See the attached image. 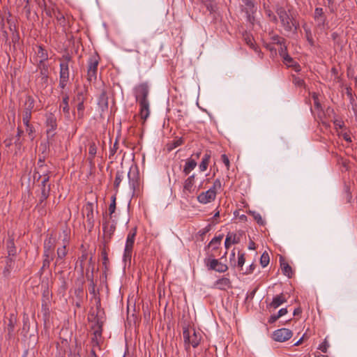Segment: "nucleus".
Instances as JSON below:
<instances>
[{
    "instance_id": "nucleus-11",
    "label": "nucleus",
    "mask_w": 357,
    "mask_h": 357,
    "mask_svg": "<svg viewBox=\"0 0 357 357\" xmlns=\"http://www.w3.org/2000/svg\"><path fill=\"white\" fill-rule=\"evenodd\" d=\"M195 174H192L188 176L183 182V194L185 196H188L195 191Z\"/></svg>"
},
{
    "instance_id": "nucleus-24",
    "label": "nucleus",
    "mask_w": 357,
    "mask_h": 357,
    "mask_svg": "<svg viewBox=\"0 0 357 357\" xmlns=\"http://www.w3.org/2000/svg\"><path fill=\"white\" fill-rule=\"evenodd\" d=\"M37 50L36 51V56L38 59V61H46L48 59V53L41 45L36 46Z\"/></svg>"
},
{
    "instance_id": "nucleus-9",
    "label": "nucleus",
    "mask_w": 357,
    "mask_h": 357,
    "mask_svg": "<svg viewBox=\"0 0 357 357\" xmlns=\"http://www.w3.org/2000/svg\"><path fill=\"white\" fill-rule=\"evenodd\" d=\"M55 240L50 236L44 241V257L54 258Z\"/></svg>"
},
{
    "instance_id": "nucleus-15",
    "label": "nucleus",
    "mask_w": 357,
    "mask_h": 357,
    "mask_svg": "<svg viewBox=\"0 0 357 357\" xmlns=\"http://www.w3.org/2000/svg\"><path fill=\"white\" fill-rule=\"evenodd\" d=\"M43 178L40 185L41 192L44 195H50V184L47 183L50 180L48 172H43V175H39V178Z\"/></svg>"
},
{
    "instance_id": "nucleus-53",
    "label": "nucleus",
    "mask_w": 357,
    "mask_h": 357,
    "mask_svg": "<svg viewBox=\"0 0 357 357\" xmlns=\"http://www.w3.org/2000/svg\"><path fill=\"white\" fill-rule=\"evenodd\" d=\"M329 344L327 341V338L326 337L324 341L321 344H319L318 349L321 350L323 353H326Z\"/></svg>"
},
{
    "instance_id": "nucleus-45",
    "label": "nucleus",
    "mask_w": 357,
    "mask_h": 357,
    "mask_svg": "<svg viewBox=\"0 0 357 357\" xmlns=\"http://www.w3.org/2000/svg\"><path fill=\"white\" fill-rule=\"evenodd\" d=\"M24 126L26 127V132L28 133L31 139H33L34 137L33 134L35 132L33 126L31 125L30 123H27L26 124H24Z\"/></svg>"
},
{
    "instance_id": "nucleus-43",
    "label": "nucleus",
    "mask_w": 357,
    "mask_h": 357,
    "mask_svg": "<svg viewBox=\"0 0 357 357\" xmlns=\"http://www.w3.org/2000/svg\"><path fill=\"white\" fill-rule=\"evenodd\" d=\"M86 99V93L84 91H81L77 92L76 96L74 98V101L79 102H84Z\"/></svg>"
},
{
    "instance_id": "nucleus-33",
    "label": "nucleus",
    "mask_w": 357,
    "mask_h": 357,
    "mask_svg": "<svg viewBox=\"0 0 357 357\" xmlns=\"http://www.w3.org/2000/svg\"><path fill=\"white\" fill-rule=\"evenodd\" d=\"M37 68L40 70V75H49V66L45 61H38Z\"/></svg>"
},
{
    "instance_id": "nucleus-56",
    "label": "nucleus",
    "mask_w": 357,
    "mask_h": 357,
    "mask_svg": "<svg viewBox=\"0 0 357 357\" xmlns=\"http://www.w3.org/2000/svg\"><path fill=\"white\" fill-rule=\"evenodd\" d=\"M280 47L278 50L280 55L283 58V60H284V57H286V55H289L287 52V47L284 45H280Z\"/></svg>"
},
{
    "instance_id": "nucleus-7",
    "label": "nucleus",
    "mask_w": 357,
    "mask_h": 357,
    "mask_svg": "<svg viewBox=\"0 0 357 357\" xmlns=\"http://www.w3.org/2000/svg\"><path fill=\"white\" fill-rule=\"evenodd\" d=\"M314 20L316 24L315 29L321 31H324L327 26V22L326 16L322 8H316L314 9Z\"/></svg>"
},
{
    "instance_id": "nucleus-51",
    "label": "nucleus",
    "mask_w": 357,
    "mask_h": 357,
    "mask_svg": "<svg viewBox=\"0 0 357 357\" xmlns=\"http://www.w3.org/2000/svg\"><path fill=\"white\" fill-rule=\"evenodd\" d=\"M293 83L296 86H299V87H302L305 85L304 80L297 76H293Z\"/></svg>"
},
{
    "instance_id": "nucleus-47",
    "label": "nucleus",
    "mask_w": 357,
    "mask_h": 357,
    "mask_svg": "<svg viewBox=\"0 0 357 357\" xmlns=\"http://www.w3.org/2000/svg\"><path fill=\"white\" fill-rule=\"evenodd\" d=\"M31 112L23 111L22 112V121L24 124H26L27 123H30V119L31 118Z\"/></svg>"
},
{
    "instance_id": "nucleus-30",
    "label": "nucleus",
    "mask_w": 357,
    "mask_h": 357,
    "mask_svg": "<svg viewBox=\"0 0 357 357\" xmlns=\"http://www.w3.org/2000/svg\"><path fill=\"white\" fill-rule=\"evenodd\" d=\"M49 75H39L36 78L37 85L40 89H44L48 85Z\"/></svg>"
},
{
    "instance_id": "nucleus-62",
    "label": "nucleus",
    "mask_w": 357,
    "mask_h": 357,
    "mask_svg": "<svg viewBox=\"0 0 357 357\" xmlns=\"http://www.w3.org/2000/svg\"><path fill=\"white\" fill-rule=\"evenodd\" d=\"M273 40L274 43H276L278 45H282V44H284V39L278 36H275L273 37Z\"/></svg>"
},
{
    "instance_id": "nucleus-16",
    "label": "nucleus",
    "mask_w": 357,
    "mask_h": 357,
    "mask_svg": "<svg viewBox=\"0 0 357 357\" xmlns=\"http://www.w3.org/2000/svg\"><path fill=\"white\" fill-rule=\"evenodd\" d=\"M287 301V298L286 296L283 293H281L273 297L271 303H269L268 307H272L273 309H277L281 305L286 303Z\"/></svg>"
},
{
    "instance_id": "nucleus-46",
    "label": "nucleus",
    "mask_w": 357,
    "mask_h": 357,
    "mask_svg": "<svg viewBox=\"0 0 357 357\" xmlns=\"http://www.w3.org/2000/svg\"><path fill=\"white\" fill-rule=\"evenodd\" d=\"M221 188H222L221 181L219 178H217L215 180L213 185L209 189L214 190V192L217 193V191L220 190Z\"/></svg>"
},
{
    "instance_id": "nucleus-41",
    "label": "nucleus",
    "mask_w": 357,
    "mask_h": 357,
    "mask_svg": "<svg viewBox=\"0 0 357 357\" xmlns=\"http://www.w3.org/2000/svg\"><path fill=\"white\" fill-rule=\"evenodd\" d=\"M269 261H270L269 255L268 254V252H264L260 257V264H261V266L262 267L267 266L268 264H269Z\"/></svg>"
},
{
    "instance_id": "nucleus-2",
    "label": "nucleus",
    "mask_w": 357,
    "mask_h": 357,
    "mask_svg": "<svg viewBox=\"0 0 357 357\" xmlns=\"http://www.w3.org/2000/svg\"><path fill=\"white\" fill-rule=\"evenodd\" d=\"M276 13L282 26L286 32H296L298 23L294 17L290 10H286L280 6L277 8Z\"/></svg>"
},
{
    "instance_id": "nucleus-21",
    "label": "nucleus",
    "mask_w": 357,
    "mask_h": 357,
    "mask_svg": "<svg viewBox=\"0 0 357 357\" xmlns=\"http://www.w3.org/2000/svg\"><path fill=\"white\" fill-rule=\"evenodd\" d=\"M197 165V161H195V158H188L183 167V174L185 176L188 175L196 167Z\"/></svg>"
},
{
    "instance_id": "nucleus-44",
    "label": "nucleus",
    "mask_w": 357,
    "mask_h": 357,
    "mask_svg": "<svg viewBox=\"0 0 357 357\" xmlns=\"http://www.w3.org/2000/svg\"><path fill=\"white\" fill-rule=\"evenodd\" d=\"M97 152V147L95 142H92L89 143V154L91 156V160H93Z\"/></svg>"
},
{
    "instance_id": "nucleus-64",
    "label": "nucleus",
    "mask_w": 357,
    "mask_h": 357,
    "mask_svg": "<svg viewBox=\"0 0 357 357\" xmlns=\"http://www.w3.org/2000/svg\"><path fill=\"white\" fill-rule=\"evenodd\" d=\"M68 82V79L59 78V87L63 89L66 86Z\"/></svg>"
},
{
    "instance_id": "nucleus-10",
    "label": "nucleus",
    "mask_w": 357,
    "mask_h": 357,
    "mask_svg": "<svg viewBox=\"0 0 357 357\" xmlns=\"http://www.w3.org/2000/svg\"><path fill=\"white\" fill-rule=\"evenodd\" d=\"M216 198V192L211 189H208L206 192H202L197 196V201L203 204H208L214 201Z\"/></svg>"
},
{
    "instance_id": "nucleus-60",
    "label": "nucleus",
    "mask_w": 357,
    "mask_h": 357,
    "mask_svg": "<svg viewBox=\"0 0 357 357\" xmlns=\"http://www.w3.org/2000/svg\"><path fill=\"white\" fill-rule=\"evenodd\" d=\"M23 133V130H22L20 128H17V135H16V140L15 141V144L16 146H20L21 144V142L20 141V138L22 135V134Z\"/></svg>"
},
{
    "instance_id": "nucleus-20",
    "label": "nucleus",
    "mask_w": 357,
    "mask_h": 357,
    "mask_svg": "<svg viewBox=\"0 0 357 357\" xmlns=\"http://www.w3.org/2000/svg\"><path fill=\"white\" fill-rule=\"evenodd\" d=\"M128 176L129 178V185L130 188L135 190L136 187L138 186V174L137 172L133 171L130 169V170L128 173Z\"/></svg>"
},
{
    "instance_id": "nucleus-63",
    "label": "nucleus",
    "mask_w": 357,
    "mask_h": 357,
    "mask_svg": "<svg viewBox=\"0 0 357 357\" xmlns=\"http://www.w3.org/2000/svg\"><path fill=\"white\" fill-rule=\"evenodd\" d=\"M53 259H54V258L44 257L42 268L49 267L50 262Z\"/></svg>"
},
{
    "instance_id": "nucleus-27",
    "label": "nucleus",
    "mask_w": 357,
    "mask_h": 357,
    "mask_svg": "<svg viewBox=\"0 0 357 357\" xmlns=\"http://www.w3.org/2000/svg\"><path fill=\"white\" fill-rule=\"evenodd\" d=\"M280 266L283 274L289 278H291L293 275L292 268L288 263L284 261L282 257H280Z\"/></svg>"
},
{
    "instance_id": "nucleus-34",
    "label": "nucleus",
    "mask_w": 357,
    "mask_h": 357,
    "mask_svg": "<svg viewBox=\"0 0 357 357\" xmlns=\"http://www.w3.org/2000/svg\"><path fill=\"white\" fill-rule=\"evenodd\" d=\"M303 29H304V31L305 33V38H306L307 41L308 42V43L310 44V46H314V40L313 39L312 31H311L310 29L307 25H304Z\"/></svg>"
},
{
    "instance_id": "nucleus-14",
    "label": "nucleus",
    "mask_w": 357,
    "mask_h": 357,
    "mask_svg": "<svg viewBox=\"0 0 357 357\" xmlns=\"http://www.w3.org/2000/svg\"><path fill=\"white\" fill-rule=\"evenodd\" d=\"M84 215H86L87 222L89 225H93V205L91 203H86L82 209Z\"/></svg>"
},
{
    "instance_id": "nucleus-12",
    "label": "nucleus",
    "mask_w": 357,
    "mask_h": 357,
    "mask_svg": "<svg viewBox=\"0 0 357 357\" xmlns=\"http://www.w3.org/2000/svg\"><path fill=\"white\" fill-rule=\"evenodd\" d=\"M15 258H10V257H6V265L3 270V277L8 278L10 277L12 271H16L17 266H15Z\"/></svg>"
},
{
    "instance_id": "nucleus-35",
    "label": "nucleus",
    "mask_w": 357,
    "mask_h": 357,
    "mask_svg": "<svg viewBox=\"0 0 357 357\" xmlns=\"http://www.w3.org/2000/svg\"><path fill=\"white\" fill-rule=\"evenodd\" d=\"M223 238V235H220L218 236H215L208 245V247L213 246V250L218 249L219 245L221 243L222 239Z\"/></svg>"
},
{
    "instance_id": "nucleus-39",
    "label": "nucleus",
    "mask_w": 357,
    "mask_h": 357,
    "mask_svg": "<svg viewBox=\"0 0 357 357\" xmlns=\"http://www.w3.org/2000/svg\"><path fill=\"white\" fill-rule=\"evenodd\" d=\"M244 255H245L244 253L238 252L237 264H236L235 262L234 263V264H232L234 266L236 265H237V266L239 268V271L241 272L243 271V265L245 264V261Z\"/></svg>"
},
{
    "instance_id": "nucleus-4",
    "label": "nucleus",
    "mask_w": 357,
    "mask_h": 357,
    "mask_svg": "<svg viewBox=\"0 0 357 357\" xmlns=\"http://www.w3.org/2000/svg\"><path fill=\"white\" fill-rule=\"evenodd\" d=\"M136 234H137V228L136 227H134L133 229H132L128 234V236L126 238V245H125V248H124L123 256V261H125V263H126L127 261L130 262V261H131V257H132V250H133Z\"/></svg>"
},
{
    "instance_id": "nucleus-31",
    "label": "nucleus",
    "mask_w": 357,
    "mask_h": 357,
    "mask_svg": "<svg viewBox=\"0 0 357 357\" xmlns=\"http://www.w3.org/2000/svg\"><path fill=\"white\" fill-rule=\"evenodd\" d=\"M35 100L31 96H27L24 104V110L32 112L34 107Z\"/></svg>"
},
{
    "instance_id": "nucleus-29",
    "label": "nucleus",
    "mask_w": 357,
    "mask_h": 357,
    "mask_svg": "<svg viewBox=\"0 0 357 357\" xmlns=\"http://www.w3.org/2000/svg\"><path fill=\"white\" fill-rule=\"evenodd\" d=\"M60 72L59 78L69 79V66L66 63H61L59 65Z\"/></svg>"
},
{
    "instance_id": "nucleus-38",
    "label": "nucleus",
    "mask_w": 357,
    "mask_h": 357,
    "mask_svg": "<svg viewBox=\"0 0 357 357\" xmlns=\"http://www.w3.org/2000/svg\"><path fill=\"white\" fill-rule=\"evenodd\" d=\"M243 3L246 6L245 10L247 13H254L255 6L252 0H243Z\"/></svg>"
},
{
    "instance_id": "nucleus-49",
    "label": "nucleus",
    "mask_w": 357,
    "mask_h": 357,
    "mask_svg": "<svg viewBox=\"0 0 357 357\" xmlns=\"http://www.w3.org/2000/svg\"><path fill=\"white\" fill-rule=\"evenodd\" d=\"M182 144H183V140L181 138L177 139L169 145L168 150L172 151V149L176 148L177 146H181Z\"/></svg>"
},
{
    "instance_id": "nucleus-32",
    "label": "nucleus",
    "mask_w": 357,
    "mask_h": 357,
    "mask_svg": "<svg viewBox=\"0 0 357 357\" xmlns=\"http://www.w3.org/2000/svg\"><path fill=\"white\" fill-rule=\"evenodd\" d=\"M54 17L56 19L58 23L61 26H66V24H67V22H66L67 20L66 18V16H65V15L63 13H61L59 9H58V10H56L55 15H54Z\"/></svg>"
},
{
    "instance_id": "nucleus-25",
    "label": "nucleus",
    "mask_w": 357,
    "mask_h": 357,
    "mask_svg": "<svg viewBox=\"0 0 357 357\" xmlns=\"http://www.w3.org/2000/svg\"><path fill=\"white\" fill-rule=\"evenodd\" d=\"M284 63L288 67H291L296 72H299L301 70L300 65L295 61L289 55H286L284 57V60H283Z\"/></svg>"
},
{
    "instance_id": "nucleus-42",
    "label": "nucleus",
    "mask_w": 357,
    "mask_h": 357,
    "mask_svg": "<svg viewBox=\"0 0 357 357\" xmlns=\"http://www.w3.org/2000/svg\"><path fill=\"white\" fill-rule=\"evenodd\" d=\"M84 102H79L77 105V118L82 119L84 116Z\"/></svg>"
},
{
    "instance_id": "nucleus-28",
    "label": "nucleus",
    "mask_w": 357,
    "mask_h": 357,
    "mask_svg": "<svg viewBox=\"0 0 357 357\" xmlns=\"http://www.w3.org/2000/svg\"><path fill=\"white\" fill-rule=\"evenodd\" d=\"M211 156V153H208V152H206L204 155L202 162H200V164L199 165V168L201 172H204L207 169V167H208L209 162H210Z\"/></svg>"
},
{
    "instance_id": "nucleus-37",
    "label": "nucleus",
    "mask_w": 357,
    "mask_h": 357,
    "mask_svg": "<svg viewBox=\"0 0 357 357\" xmlns=\"http://www.w3.org/2000/svg\"><path fill=\"white\" fill-rule=\"evenodd\" d=\"M102 226L105 235L110 238L115 231V226L112 225L110 227H108L107 223L103 224Z\"/></svg>"
},
{
    "instance_id": "nucleus-40",
    "label": "nucleus",
    "mask_w": 357,
    "mask_h": 357,
    "mask_svg": "<svg viewBox=\"0 0 357 357\" xmlns=\"http://www.w3.org/2000/svg\"><path fill=\"white\" fill-rule=\"evenodd\" d=\"M15 319L13 315H11L10 317L8 319V324L7 326V331L8 333V335H11L12 333L14 331L15 328Z\"/></svg>"
},
{
    "instance_id": "nucleus-59",
    "label": "nucleus",
    "mask_w": 357,
    "mask_h": 357,
    "mask_svg": "<svg viewBox=\"0 0 357 357\" xmlns=\"http://www.w3.org/2000/svg\"><path fill=\"white\" fill-rule=\"evenodd\" d=\"M101 257H102V264L106 267V264L109 259H108L107 253L105 249H103L102 251L101 252Z\"/></svg>"
},
{
    "instance_id": "nucleus-23",
    "label": "nucleus",
    "mask_w": 357,
    "mask_h": 357,
    "mask_svg": "<svg viewBox=\"0 0 357 357\" xmlns=\"http://www.w3.org/2000/svg\"><path fill=\"white\" fill-rule=\"evenodd\" d=\"M7 257H10V258H16L17 248L15 245L14 240L13 238H9L7 241Z\"/></svg>"
},
{
    "instance_id": "nucleus-48",
    "label": "nucleus",
    "mask_w": 357,
    "mask_h": 357,
    "mask_svg": "<svg viewBox=\"0 0 357 357\" xmlns=\"http://www.w3.org/2000/svg\"><path fill=\"white\" fill-rule=\"evenodd\" d=\"M252 215L255 220H256L259 225H264L265 222H264V220L262 219L261 215L259 213L253 211V212H252Z\"/></svg>"
},
{
    "instance_id": "nucleus-54",
    "label": "nucleus",
    "mask_w": 357,
    "mask_h": 357,
    "mask_svg": "<svg viewBox=\"0 0 357 357\" xmlns=\"http://www.w3.org/2000/svg\"><path fill=\"white\" fill-rule=\"evenodd\" d=\"M56 10H58V8L56 7H52V8L48 7V8H45V12L46 15L50 17H52L54 16Z\"/></svg>"
},
{
    "instance_id": "nucleus-19",
    "label": "nucleus",
    "mask_w": 357,
    "mask_h": 357,
    "mask_svg": "<svg viewBox=\"0 0 357 357\" xmlns=\"http://www.w3.org/2000/svg\"><path fill=\"white\" fill-rule=\"evenodd\" d=\"M98 105L102 111H105L108 108V97L105 90H102L100 94Z\"/></svg>"
},
{
    "instance_id": "nucleus-52",
    "label": "nucleus",
    "mask_w": 357,
    "mask_h": 357,
    "mask_svg": "<svg viewBox=\"0 0 357 357\" xmlns=\"http://www.w3.org/2000/svg\"><path fill=\"white\" fill-rule=\"evenodd\" d=\"M116 210V197H112V202L109 206V215H112Z\"/></svg>"
},
{
    "instance_id": "nucleus-26",
    "label": "nucleus",
    "mask_w": 357,
    "mask_h": 357,
    "mask_svg": "<svg viewBox=\"0 0 357 357\" xmlns=\"http://www.w3.org/2000/svg\"><path fill=\"white\" fill-rule=\"evenodd\" d=\"M64 241H66V239H64ZM66 242H64L62 247L58 248L56 251L57 257L56 259V264H59L60 261H63L67 253V249H66Z\"/></svg>"
},
{
    "instance_id": "nucleus-13",
    "label": "nucleus",
    "mask_w": 357,
    "mask_h": 357,
    "mask_svg": "<svg viewBox=\"0 0 357 357\" xmlns=\"http://www.w3.org/2000/svg\"><path fill=\"white\" fill-rule=\"evenodd\" d=\"M46 126L47 127V134L48 135L51 134L54 135V134L52 132L56 129L57 127L56 119L54 114H50L47 116Z\"/></svg>"
},
{
    "instance_id": "nucleus-5",
    "label": "nucleus",
    "mask_w": 357,
    "mask_h": 357,
    "mask_svg": "<svg viewBox=\"0 0 357 357\" xmlns=\"http://www.w3.org/2000/svg\"><path fill=\"white\" fill-rule=\"evenodd\" d=\"M99 56L96 54L91 55L87 61L86 79L89 82H95L97 79Z\"/></svg>"
},
{
    "instance_id": "nucleus-6",
    "label": "nucleus",
    "mask_w": 357,
    "mask_h": 357,
    "mask_svg": "<svg viewBox=\"0 0 357 357\" xmlns=\"http://www.w3.org/2000/svg\"><path fill=\"white\" fill-rule=\"evenodd\" d=\"M204 264L208 271H215L218 273H225L228 270V266L214 258V256H209L204 259Z\"/></svg>"
},
{
    "instance_id": "nucleus-55",
    "label": "nucleus",
    "mask_w": 357,
    "mask_h": 357,
    "mask_svg": "<svg viewBox=\"0 0 357 357\" xmlns=\"http://www.w3.org/2000/svg\"><path fill=\"white\" fill-rule=\"evenodd\" d=\"M245 40L251 48H253L257 52H259L258 48L255 46L253 39L252 38V37L247 36L246 37H245Z\"/></svg>"
},
{
    "instance_id": "nucleus-57",
    "label": "nucleus",
    "mask_w": 357,
    "mask_h": 357,
    "mask_svg": "<svg viewBox=\"0 0 357 357\" xmlns=\"http://www.w3.org/2000/svg\"><path fill=\"white\" fill-rule=\"evenodd\" d=\"M312 98L314 100V105L315 106V107L317 109H320L321 108V104L319 101V98H318V94L316 93H312Z\"/></svg>"
},
{
    "instance_id": "nucleus-1",
    "label": "nucleus",
    "mask_w": 357,
    "mask_h": 357,
    "mask_svg": "<svg viewBox=\"0 0 357 357\" xmlns=\"http://www.w3.org/2000/svg\"><path fill=\"white\" fill-rule=\"evenodd\" d=\"M134 95L139 105V115L145 121L150 115V102L148 99L149 86L147 82H142L134 88Z\"/></svg>"
},
{
    "instance_id": "nucleus-58",
    "label": "nucleus",
    "mask_w": 357,
    "mask_h": 357,
    "mask_svg": "<svg viewBox=\"0 0 357 357\" xmlns=\"http://www.w3.org/2000/svg\"><path fill=\"white\" fill-rule=\"evenodd\" d=\"M89 291L91 294L96 295V284L93 282V278L91 279Z\"/></svg>"
},
{
    "instance_id": "nucleus-22",
    "label": "nucleus",
    "mask_w": 357,
    "mask_h": 357,
    "mask_svg": "<svg viewBox=\"0 0 357 357\" xmlns=\"http://www.w3.org/2000/svg\"><path fill=\"white\" fill-rule=\"evenodd\" d=\"M68 100H69V97L67 94H66L63 97L62 102L60 105V109L64 113L66 118L68 119H70V107H69V105H68Z\"/></svg>"
},
{
    "instance_id": "nucleus-3",
    "label": "nucleus",
    "mask_w": 357,
    "mask_h": 357,
    "mask_svg": "<svg viewBox=\"0 0 357 357\" xmlns=\"http://www.w3.org/2000/svg\"><path fill=\"white\" fill-rule=\"evenodd\" d=\"M183 336L186 351H188L190 346L193 348L197 347L203 337L202 331H196L194 328H188L187 327L183 328Z\"/></svg>"
},
{
    "instance_id": "nucleus-61",
    "label": "nucleus",
    "mask_w": 357,
    "mask_h": 357,
    "mask_svg": "<svg viewBox=\"0 0 357 357\" xmlns=\"http://www.w3.org/2000/svg\"><path fill=\"white\" fill-rule=\"evenodd\" d=\"M255 266H256V265H255L254 264H252L251 265H250V266L248 268H246L245 271L243 270L242 271V273L245 274V275H248V274L253 273V271L255 268Z\"/></svg>"
},
{
    "instance_id": "nucleus-17",
    "label": "nucleus",
    "mask_w": 357,
    "mask_h": 357,
    "mask_svg": "<svg viewBox=\"0 0 357 357\" xmlns=\"http://www.w3.org/2000/svg\"><path fill=\"white\" fill-rule=\"evenodd\" d=\"M241 241L240 236L233 232H229L226 236L225 241V247L227 250L230 248L231 244H238Z\"/></svg>"
},
{
    "instance_id": "nucleus-50",
    "label": "nucleus",
    "mask_w": 357,
    "mask_h": 357,
    "mask_svg": "<svg viewBox=\"0 0 357 357\" xmlns=\"http://www.w3.org/2000/svg\"><path fill=\"white\" fill-rule=\"evenodd\" d=\"M204 5L206 8V9L210 12V13H213L215 10V4L213 3V1H209V0H207L204 2Z\"/></svg>"
},
{
    "instance_id": "nucleus-8",
    "label": "nucleus",
    "mask_w": 357,
    "mask_h": 357,
    "mask_svg": "<svg viewBox=\"0 0 357 357\" xmlns=\"http://www.w3.org/2000/svg\"><path fill=\"white\" fill-rule=\"evenodd\" d=\"M293 335L292 331L288 328H280L275 331L272 337L275 341L283 342L289 340Z\"/></svg>"
},
{
    "instance_id": "nucleus-18",
    "label": "nucleus",
    "mask_w": 357,
    "mask_h": 357,
    "mask_svg": "<svg viewBox=\"0 0 357 357\" xmlns=\"http://www.w3.org/2000/svg\"><path fill=\"white\" fill-rule=\"evenodd\" d=\"M214 287L220 290H226L231 287V282L228 278L222 277L215 281Z\"/></svg>"
},
{
    "instance_id": "nucleus-36",
    "label": "nucleus",
    "mask_w": 357,
    "mask_h": 357,
    "mask_svg": "<svg viewBox=\"0 0 357 357\" xmlns=\"http://www.w3.org/2000/svg\"><path fill=\"white\" fill-rule=\"evenodd\" d=\"M125 175V172L123 170H118L116 174L115 181H114V188L117 190L119 187L121 181L123 180Z\"/></svg>"
}]
</instances>
